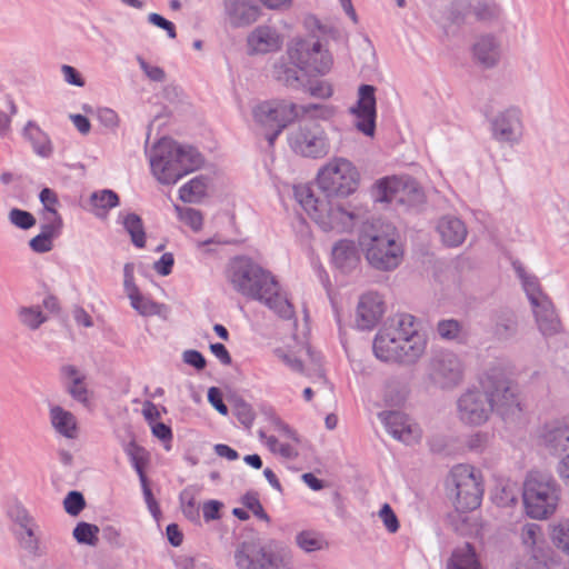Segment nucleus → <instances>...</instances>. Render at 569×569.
Listing matches in <instances>:
<instances>
[{"label":"nucleus","mask_w":569,"mask_h":569,"mask_svg":"<svg viewBox=\"0 0 569 569\" xmlns=\"http://www.w3.org/2000/svg\"><path fill=\"white\" fill-rule=\"evenodd\" d=\"M229 280L241 295L263 302L283 319H291L293 307L279 291L274 277L249 258L240 257L231 261Z\"/></svg>","instance_id":"1"},{"label":"nucleus","mask_w":569,"mask_h":569,"mask_svg":"<svg viewBox=\"0 0 569 569\" xmlns=\"http://www.w3.org/2000/svg\"><path fill=\"white\" fill-rule=\"evenodd\" d=\"M372 349L381 361L413 365L423 355L426 340L418 333L415 317L400 313L390 318L377 332Z\"/></svg>","instance_id":"2"},{"label":"nucleus","mask_w":569,"mask_h":569,"mask_svg":"<svg viewBox=\"0 0 569 569\" xmlns=\"http://www.w3.org/2000/svg\"><path fill=\"white\" fill-rule=\"evenodd\" d=\"M296 200L325 232H348L361 222L367 210L351 202H341L330 197L318 198L307 184L293 188Z\"/></svg>","instance_id":"3"},{"label":"nucleus","mask_w":569,"mask_h":569,"mask_svg":"<svg viewBox=\"0 0 569 569\" xmlns=\"http://www.w3.org/2000/svg\"><path fill=\"white\" fill-rule=\"evenodd\" d=\"M333 114L335 108L328 104L299 106L289 100L264 101L253 109L254 120L264 129L263 136L269 146H273L282 130L300 117L326 120Z\"/></svg>","instance_id":"4"},{"label":"nucleus","mask_w":569,"mask_h":569,"mask_svg":"<svg viewBox=\"0 0 569 569\" xmlns=\"http://www.w3.org/2000/svg\"><path fill=\"white\" fill-rule=\"evenodd\" d=\"M149 158L152 173L163 184L177 183L203 163L196 148L179 144L170 138H161L151 148Z\"/></svg>","instance_id":"5"},{"label":"nucleus","mask_w":569,"mask_h":569,"mask_svg":"<svg viewBox=\"0 0 569 569\" xmlns=\"http://www.w3.org/2000/svg\"><path fill=\"white\" fill-rule=\"evenodd\" d=\"M359 244L368 263L379 271H391L402 260V249L395 239L392 228L380 220L363 226Z\"/></svg>","instance_id":"6"},{"label":"nucleus","mask_w":569,"mask_h":569,"mask_svg":"<svg viewBox=\"0 0 569 569\" xmlns=\"http://www.w3.org/2000/svg\"><path fill=\"white\" fill-rule=\"evenodd\" d=\"M492 412L503 420H513L523 411V399L517 382L511 380L501 369L488 370L481 381Z\"/></svg>","instance_id":"7"},{"label":"nucleus","mask_w":569,"mask_h":569,"mask_svg":"<svg viewBox=\"0 0 569 569\" xmlns=\"http://www.w3.org/2000/svg\"><path fill=\"white\" fill-rule=\"evenodd\" d=\"M522 498L529 517L545 519L556 511L560 488L551 476L533 471L525 480Z\"/></svg>","instance_id":"8"},{"label":"nucleus","mask_w":569,"mask_h":569,"mask_svg":"<svg viewBox=\"0 0 569 569\" xmlns=\"http://www.w3.org/2000/svg\"><path fill=\"white\" fill-rule=\"evenodd\" d=\"M357 168L345 158H333L323 166L317 177L319 188L327 197H348L359 186Z\"/></svg>","instance_id":"9"},{"label":"nucleus","mask_w":569,"mask_h":569,"mask_svg":"<svg viewBox=\"0 0 569 569\" xmlns=\"http://www.w3.org/2000/svg\"><path fill=\"white\" fill-rule=\"evenodd\" d=\"M446 485L453 497L457 510L463 512L480 506L482 488L473 467L469 465L455 466L447 478Z\"/></svg>","instance_id":"10"},{"label":"nucleus","mask_w":569,"mask_h":569,"mask_svg":"<svg viewBox=\"0 0 569 569\" xmlns=\"http://www.w3.org/2000/svg\"><path fill=\"white\" fill-rule=\"evenodd\" d=\"M288 56L292 64L310 74H325L332 66L331 54L318 40H295L288 48Z\"/></svg>","instance_id":"11"},{"label":"nucleus","mask_w":569,"mask_h":569,"mask_svg":"<svg viewBox=\"0 0 569 569\" xmlns=\"http://www.w3.org/2000/svg\"><path fill=\"white\" fill-rule=\"evenodd\" d=\"M465 376V363L452 351L443 350L433 355L428 363V378L436 387L450 390L458 387Z\"/></svg>","instance_id":"12"},{"label":"nucleus","mask_w":569,"mask_h":569,"mask_svg":"<svg viewBox=\"0 0 569 569\" xmlns=\"http://www.w3.org/2000/svg\"><path fill=\"white\" fill-rule=\"evenodd\" d=\"M290 148L302 157L323 158L330 151V143L325 129L316 122L299 126L288 138Z\"/></svg>","instance_id":"13"},{"label":"nucleus","mask_w":569,"mask_h":569,"mask_svg":"<svg viewBox=\"0 0 569 569\" xmlns=\"http://www.w3.org/2000/svg\"><path fill=\"white\" fill-rule=\"evenodd\" d=\"M381 202H420L423 193L418 182L410 177H387L378 181Z\"/></svg>","instance_id":"14"},{"label":"nucleus","mask_w":569,"mask_h":569,"mask_svg":"<svg viewBox=\"0 0 569 569\" xmlns=\"http://www.w3.org/2000/svg\"><path fill=\"white\" fill-rule=\"evenodd\" d=\"M457 410L460 421L468 426H481L492 413V407L482 389L463 392L457 401Z\"/></svg>","instance_id":"15"},{"label":"nucleus","mask_w":569,"mask_h":569,"mask_svg":"<svg viewBox=\"0 0 569 569\" xmlns=\"http://www.w3.org/2000/svg\"><path fill=\"white\" fill-rule=\"evenodd\" d=\"M234 561L238 569H277L278 557L266 550L257 540H247L238 545L234 551Z\"/></svg>","instance_id":"16"},{"label":"nucleus","mask_w":569,"mask_h":569,"mask_svg":"<svg viewBox=\"0 0 569 569\" xmlns=\"http://www.w3.org/2000/svg\"><path fill=\"white\" fill-rule=\"evenodd\" d=\"M492 137L498 142L517 143L522 136L521 111L511 106L497 112L490 120Z\"/></svg>","instance_id":"17"},{"label":"nucleus","mask_w":569,"mask_h":569,"mask_svg":"<svg viewBox=\"0 0 569 569\" xmlns=\"http://www.w3.org/2000/svg\"><path fill=\"white\" fill-rule=\"evenodd\" d=\"M489 333L499 343L513 342L520 333V320L515 310L501 307L491 311Z\"/></svg>","instance_id":"18"},{"label":"nucleus","mask_w":569,"mask_h":569,"mask_svg":"<svg viewBox=\"0 0 569 569\" xmlns=\"http://www.w3.org/2000/svg\"><path fill=\"white\" fill-rule=\"evenodd\" d=\"M540 443L552 455L569 450V416L546 421L539 429Z\"/></svg>","instance_id":"19"},{"label":"nucleus","mask_w":569,"mask_h":569,"mask_svg":"<svg viewBox=\"0 0 569 569\" xmlns=\"http://www.w3.org/2000/svg\"><path fill=\"white\" fill-rule=\"evenodd\" d=\"M375 87L361 84L358 90L357 106L350 109L356 116V128L363 134L372 137L376 129V97Z\"/></svg>","instance_id":"20"},{"label":"nucleus","mask_w":569,"mask_h":569,"mask_svg":"<svg viewBox=\"0 0 569 569\" xmlns=\"http://www.w3.org/2000/svg\"><path fill=\"white\" fill-rule=\"evenodd\" d=\"M386 311L383 298L375 291L363 293L357 306L356 325L361 330H371Z\"/></svg>","instance_id":"21"},{"label":"nucleus","mask_w":569,"mask_h":569,"mask_svg":"<svg viewBox=\"0 0 569 569\" xmlns=\"http://www.w3.org/2000/svg\"><path fill=\"white\" fill-rule=\"evenodd\" d=\"M378 416L387 431L395 439L410 445L420 438L419 429L410 423L405 413L399 411H382Z\"/></svg>","instance_id":"22"},{"label":"nucleus","mask_w":569,"mask_h":569,"mask_svg":"<svg viewBox=\"0 0 569 569\" xmlns=\"http://www.w3.org/2000/svg\"><path fill=\"white\" fill-rule=\"evenodd\" d=\"M472 57L480 67L495 68L501 59L500 40L491 33L478 37L472 44Z\"/></svg>","instance_id":"23"},{"label":"nucleus","mask_w":569,"mask_h":569,"mask_svg":"<svg viewBox=\"0 0 569 569\" xmlns=\"http://www.w3.org/2000/svg\"><path fill=\"white\" fill-rule=\"evenodd\" d=\"M134 264L127 262L123 267V287L130 299L131 307L141 316H152L158 313L159 306L149 298L141 295L138 286L134 283Z\"/></svg>","instance_id":"24"},{"label":"nucleus","mask_w":569,"mask_h":569,"mask_svg":"<svg viewBox=\"0 0 569 569\" xmlns=\"http://www.w3.org/2000/svg\"><path fill=\"white\" fill-rule=\"evenodd\" d=\"M224 12L229 24L233 28L248 27L260 16L259 7L252 0H226Z\"/></svg>","instance_id":"25"},{"label":"nucleus","mask_w":569,"mask_h":569,"mask_svg":"<svg viewBox=\"0 0 569 569\" xmlns=\"http://www.w3.org/2000/svg\"><path fill=\"white\" fill-rule=\"evenodd\" d=\"M249 53H268L277 51L281 47V38L274 28L268 26L257 27L248 36Z\"/></svg>","instance_id":"26"},{"label":"nucleus","mask_w":569,"mask_h":569,"mask_svg":"<svg viewBox=\"0 0 569 569\" xmlns=\"http://www.w3.org/2000/svg\"><path fill=\"white\" fill-rule=\"evenodd\" d=\"M332 262L342 273H350L360 263L358 247L352 240H340L332 248Z\"/></svg>","instance_id":"27"},{"label":"nucleus","mask_w":569,"mask_h":569,"mask_svg":"<svg viewBox=\"0 0 569 569\" xmlns=\"http://www.w3.org/2000/svg\"><path fill=\"white\" fill-rule=\"evenodd\" d=\"M437 231L447 247H459L466 240L468 233L465 222L455 216L440 218Z\"/></svg>","instance_id":"28"},{"label":"nucleus","mask_w":569,"mask_h":569,"mask_svg":"<svg viewBox=\"0 0 569 569\" xmlns=\"http://www.w3.org/2000/svg\"><path fill=\"white\" fill-rule=\"evenodd\" d=\"M532 308L536 322L542 336L551 337L560 331L561 323L550 299H543L542 302Z\"/></svg>","instance_id":"29"},{"label":"nucleus","mask_w":569,"mask_h":569,"mask_svg":"<svg viewBox=\"0 0 569 569\" xmlns=\"http://www.w3.org/2000/svg\"><path fill=\"white\" fill-rule=\"evenodd\" d=\"M50 421L54 430L68 439L77 437V419L60 406L50 408Z\"/></svg>","instance_id":"30"},{"label":"nucleus","mask_w":569,"mask_h":569,"mask_svg":"<svg viewBox=\"0 0 569 569\" xmlns=\"http://www.w3.org/2000/svg\"><path fill=\"white\" fill-rule=\"evenodd\" d=\"M513 268L521 280L522 288L532 307L542 302L543 299H549V297L542 292L536 276L528 274L521 263H513Z\"/></svg>","instance_id":"31"},{"label":"nucleus","mask_w":569,"mask_h":569,"mask_svg":"<svg viewBox=\"0 0 569 569\" xmlns=\"http://www.w3.org/2000/svg\"><path fill=\"white\" fill-rule=\"evenodd\" d=\"M447 569H480L475 548L469 542L457 547L448 561Z\"/></svg>","instance_id":"32"},{"label":"nucleus","mask_w":569,"mask_h":569,"mask_svg":"<svg viewBox=\"0 0 569 569\" xmlns=\"http://www.w3.org/2000/svg\"><path fill=\"white\" fill-rule=\"evenodd\" d=\"M23 136L27 138L37 154L41 157H49L52 152V147L48 136L32 121H29L23 128Z\"/></svg>","instance_id":"33"},{"label":"nucleus","mask_w":569,"mask_h":569,"mask_svg":"<svg viewBox=\"0 0 569 569\" xmlns=\"http://www.w3.org/2000/svg\"><path fill=\"white\" fill-rule=\"evenodd\" d=\"M209 179L206 176H198L183 184L179 190V198L187 203L199 202L207 192Z\"/></svg>","instance_id":"34"},{"label":"nucleus","mask_w":569,"mask_h":569,"mask_svg":"<svg viewBox=\"0 0 569 569\" xmlns=\"http://www.w3.org/2000/svg\"><path fill=\"white\" fill-rule=\"evenodd\" d=\"M122 224L130 234L131 242L137 248H143L146 246V231L140 216L133 212L128 213L123 217Z\"/></svg>","instance_id":"35"},{"label":"nucleus","mask_w":569,"mask_h":569,"mask_svg":"<svg viewBox=\"0 0 569 569\" xmlns=\"http://www.w3.org/2000/svg\"><path fill=\"white\" fill-rule=\"evenodd\" d=\"M470 11L478 21L483 22L495 21L501 14L500 6L493 0H478L470 6Z\"/></svg>","instance_id":"36"},{"label":"nucleus","mask_w":569,"mask_h":569,"mask_svg":"<svg viewBox=\"0 0 569 569\" xmlns=\"http://www.w3.org/2000/svg\"><path fill=\"white\" fill-rule=\"evenodd\" d=\"M298 67L290 66L284 62L276 63L273 68V77L282 84L299 89L302 86V81L298 74Z\"/></svg>","instance_id":"37"},{"label":"nucleus","mask_w":569,"mask_h":569,"mask_svg":"<svg viewBox=\"0 0 569 569\" xmlns=\"http://www.w3.org/2000/svg\"><path fill=\"white\" fill-rule=\"evenodd\" d=\"M181 509L186 518L194 523L200 521V511L197 503L196 490L191 487L183 489L180 493Z\"/></svg>","instance_id":"38"},{"label":"nucleus","mask_w":569,"mask_h":569,"mask_svg":"<svg viewBox=\"0 0 569 569\" xmlns=\"http://www.w3.org/2000/svg\"><path fill=\"white\" fill-rule=\"evenodd\" d=\"M18 317L20 322L30 330L39 329L48 320L38 306L21 307L18 310Z\"/></svg>","instance_id":"39"},{"label":"nucleus","mask_w":569,"mask_h":569,"mask_svg":"<svg viewBox=\"0 0 569 569\" xmlns=\"http://www.w3.org/2000/svg\"><path fill=\"white\" fill-rule=\"evenodd\" d=\"M437 332L440 338L449 341L463 342L465 332L462 325L456 319L441 320L437 325Z\"/></svg>","instance_id":"40"},{"label":"nucleus","mask_w":569,"mask_h":569,"mask_svg":"<svg viewBox=\"0 0 569 569\" xmlns=\"http://www.w3.org/2000/svg\"><path fill=\"white\" fill-rule=\"evenodd\" d=\"M90 202L96 210H103V213H106L108 210L119 204V197L114 191L104 189L93 192L90 196ZM96 214L101 216L98 211H96Z\"/></svg>","instance_id":"41"},{"label":"nucleus","mask_w":569,"mask_h":569,"mask_svg":"<svg viewBox=\"0 0 569 569\" xmlns=\"http://www.w3.org/2000/svg\"><path fill=\"white\" fill-rule=\"evenodd\" d=\"M98 526L82 521L74 527L72 535L79 543L96 546L98 543Z\"/></svg>","instance_id":"42"},{"label":"nucleus","mask_w":569,"mask_h":569,"mask_svg":"<svg viewBox=\"0 0 569 569\" xmlns=\"http://www.w3.org/2000/svg\"><path fill=\"white\" fill-rule=\"evenodd\" d=\"M124 451L129 456L139 478L146 476L143 471V466L147 463L146 450L132 440L127 445Z\"/></svg>","instance_id":"43"},{"label":"nucleus","mask_w":569,"mask_h":569,"mask_svg":"<svg viewBox=\"0 0 569 569\" xmlns=\"http://www.w3.org/2000/svg\"><path fill=\"white\" fill-rule=\"evenodd\" d=\"M551 539L555 546L569 555V520H561L552 527Z\"/></svg>","instance_id":"44"},{"label":"nucleus","mask_w":569,"mask_h":569,"mask_svg":"<svg viewBox=\"0 0 569 569\" xmlns=\"http://www.w3.org/2000/svg\"><path fill=\"white\" fill-rule=\"evenodd\" d=\"M260 437L266 439V445L273 453H278L284 459H296L299 455L291 445L280 442L274 436L267 437L263 432H260Z\"/></svg>","instance_id":"45"},{"label":"nucleus","mask_w":569,"mask_h":569,"mask_svg":"<svg viewBox=\"0 0 569 569\" xmlns=\"http://www.w3.org/2000/svg\"><path fill=\"white\" fill-rule=\"evenodd\" d=\"M232 411L241 425L246 427H250L252 425L254 420V411L243 399L236 398L233 400Z\"/></svg>","instance_id":"46"},{"label":"nucleus","mask_w":569,"mask_h":569,"mask_svg":"<svg viewBox=\"0 0 569 569\" xmlns=\"http://www.w3.org/2000/svg\"><path fill=\"white\" fill-rule=\"evenodd\" d=\"M296 542L306 552L322 549V539L313 531H301L296 536Z\"/></svg>","instance_id":"47"},{"label":"nucleus","mask_w":569,"mask_h":569,"mask_svg":"<svg viewBox=\"0 0 569 569\" xmlns=\"http://www.w3.org/2000/svg\"><path fill=\"white\" fill-rule=\"evenodd\" d=\"M86 507V500L80 491H70L63 500L66 512L72 517L78 516Z\"/></svg>","instance_id":"48"},{"label":"nucleus","mask_w":569,"mask_h":569,"mask_svg":"<svg viewBox=\"0 0 569 569\" xmlns=\"http://www.w3.org/2000/svg\"><path fill=\"white\" fill-rule=\"evenodd\" d=\"M9 221L23 230H28L36 224V218L29 211L13 208L9 211Z\"/></svg>","instance_id":"49"},{"label":"nucleus","mask_w":569,"mask_h":569,"mask_svg":"<svg viewBox=\"0 0 569 569\" xmlns=\"http://www.w3.org/2000/svg\"><path fill=\"white\" fill-rule=\"evenodd\" d=\"M174 210L179 218L193 230H199L202 227V214L199 210L193 208H182L178 204L174 206Z\"/></svg>","instance_id":"50"},{"label":"nucleus","mask_w":569,"mask_h":569,"mask_svg":"<svg viewBox=\"0 0 569 569\" xmlns=\"http://www.w3.org/2000/svg\"><path fill=\"white\" fill-rule=\"evenodd\" d=\"M103 540L112 548H123L126 539L122 536L121 529L113 525H106L101 529Z\"/></svg>","instance_id":"51"},{"label":"nucleus","mask_w":569,"mask_h":569,"mask_svg":"<svg viewBox=\"0 0 569 569\" xmlns=\"http://www.w3.org/2000/svg\"><path fill=\"white\" fill-rule=\"evenodd\" d=\"M542 538V529L538 523H527L522 527L521 539L527 547H535Z\"/></svg>","instance_id":"52"},{"label":"nucleus","mask_w":569,"mask_h":569,"mask_svg":"<svg viewBox=\"0 0 569 569\" xmlns=\"http://www.w3.org/2000/svg\"><path fill=\"white\" fill-rule=\"evenodd\" d=\"M470 7L463 1L452 3L448 12V20L451 24L460 26L466 22Z\"/></svg>","instance_id":"53"},{"label":"nucleus","mask_w":569,"mask_h":569,"mask_svg":"<svg viewBox=\"0 0 569 569\" xmlns=\"http://www.w3.org/2000/svg\"><path fill=\"white\" fill-rule=\"evenodd\" d=\"M242 503L244 507L253 512L254 516L258 518L269 521V516L264 511L262 505L260 503L258 499V495L256 492H247L242 497Z\"/></svg>","instance_id":"54"},{"label":"nucleus","mask_w":569,"mask_h":569,"mask_svg":"<svg viewBox=\"0 0 569 569\" xmlns=\"http://www.w3.org/2000/svg\"><path fill=\"white\" fill-rule=\"evenodd\" d=\"M83 379L84 377L73 378L72 382L68 385L67 390L74 400L86 405L89 399L88 389L83 383Z\"/></svg>","instance_id":"55"},{"label":"nucleus","mask_w":569,"mask_h":569,"mask_svg":"<svg viewBox=\"0 0 569 569\" xmlns=\"http://www.w3.org/2000/svg\"><path fill=\"white\" fill-rule=\"evenodd\" d=\"M379 518L382 520L386 529L389 532L395 533L398 531V529H399L398 518H397L396 513L393 512L392 508L388 503H385L381 507V509L379 511Z\"/></svg>","instance_id":"56"},{"label":"nucleus","mask_w":569,"mask_h":569,"mask_svg":"<svg viewBox=\"0 0 569 569\" xmlns=\"http://www.w3.org/2000/svg\"><path fill=\"white\" fill-rule=\"evenodd\" d=\"M137 61L144 72V74L156 82H163L166 80V72L162 68L149 64L142 57L138 56Z\"/></svg>","instance_id":"57"},{"label":"nucleus","mask_w":569,"mask_h":569,"mask_svg":"<svg viewBox=\"0 0 569 569\" xmlns=\"http://www.w3.org/2000/svg\"><path fill=\"white\" fill-rule=\"evenodd\" d=\"M97 118L107 129L114 130L119 126V117L117 112L110 108L98 109Z\"/></svg>","instance_id":"58"},{"label":"nucleus","mask_w":569,"mask_h":569,"mask_svg":"<svg viewBox=\"0 0 569 569\" xmlns=\"http://www.w3.org/2000/svg\"><path fill=\"white\" fill-rule=\"evenodd\" d=\"M148 21H149V23H151L160 29H163L170 39H174L177 37V31H176L174 24L171 21L163 18L162 16H160L159 13H156V12L149 13Z\"/></svg>","instance_id":"59"},{"label":"nucleus","mask_w":569,"mask_h":569,"mask_svg":"<svg viewBox=\"0 0 569 569\" xmlns=\"http://www.w3.org/2000/svg\"><path fill=\"white\" fill-rule=\"evenodd\" d=\"M182 359L187 365L196 368L197 370H203L207 365L206 358L202 353L193 349L186 350L182 353Z\"/></svg>","instance_id":"60"},{"label":"nucleus","mask_w":569,"mask_h":569,"mask_svg":"<svg viewBox=\"0 0 569 569\" xmlns=\"http://www.w3.org/2000/svg\"><path fill=\"white\" fill-rule=\"evenodd\" d=\"M61 72H62L63 79L67 83L76 86V87L84 86V79L82 78L80 72L72 66L62 64Z\"/></svg>","instance_id":"61"},{"label":"nucleus","mask_w":569,"mask_h":569,"mask_svg":"<svg viewBox=\"0 0 569 569\" xmlns=\"http://www.w3.org/2000/svg\"><path fill=\"white\" fill-rule=\"evenodd\" d=\"M173 263V254L170 252H166L161 256V258L158 261L153 263V269L160 276H168L172 271Z\"/></svg>","instance_id":"62"},{"label":"nucleus","mask_w":569,"mask_h":569,"mask_svg":"<svg viewBox=\"0 0 569 569\" xmlns=\"http://www.w3.org/2000/svg\"><path fill=\"white\" fill-rule=\"evenodd\" d=\"M29 246L31 250L37 253H46L52 250L53 242L46 236L39 233L29 241Z\"/></svg>","instance_id":"63"},{"label":"nucleus","mask_w":569,"mask_h":569,"mask_svg":"<svg viewBox=\"0 0 569 569\" xmlns=\"http://www.w3.org/2000/svg\"><path fill=\"white\" fill-rule=\"evenodd\" d=\"M10 516L20 527L27 526L28 523L34 521L22 505L13 506L10 510Z\"/></svg>","instance_id":"64"}]
</instances>
